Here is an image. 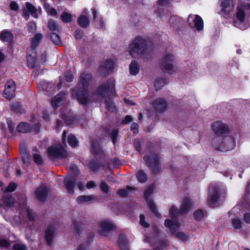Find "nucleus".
Instances as JSON below:
<instances>
[{
	"instance_id": "57",
	"label": "nucleus",
	"mask_w": 250,
	"mask_h": 250,
	"mask_svg": "<svg viewBox=\"0 0 250 250\" xmlns=\"http://www.w3.org/2000/svg\"><path fill=\"white\" fill-rule=\"evenodd\" d=\"M27 214L29 219L31 221H33L35 219V216L34 213L32 212V210H31L29 208H27L26 209Z\"/></svg>"
},
{
	"instance_id": "7",
	"label": "nucleus",
	"mask_w": 250,
	"mask_h": 250,
	"mask_svg": "<svg viewBox=\"0 0 250 250\" xmlns=\"http://www.w3.org/2000/svg\"><path fill=\"white\" fill-rule=\"evenodd\" d=\"M49 157L53 160L65 158L68 156V153L61 145H53L47 149Z\"/></svg>"
},
{
	"instance_id": "36",
	"label": "nucleus",
	"mask_w": 250,
	"mask_h": 250,
	"mask_svg": "<svg viewBox=\"0 0 250 250\" xmlns=\"http://www.w3.org/2000/svg\"><path fill=\"white\" fill-rule=\"evenodd\" d=\"M137 178L139 182L143 183L146 181L147 177L146 173L143 170H140L137 175Z\"/></svg>"
},
{
	"instance_id": "10",
	"label": "nucleus",
	"mask_w": 250,
	"mask_h": 250,
	"mask_svg": "<svg viewBox=\"0 0 250 250\" xmlns=\"http://www.w3.org/2000/svg\"><path fill=\"white\" fill-rule=\"evenodd\" d=\"M99 225L100 227L98 232L100 235L103 236H107L109 231L116 229L115 225L108 220L102 221L100 223Z\"/></svg>"
},
{
	"instance_id": "16",
	"label": "nucleus",
	"mask_w": 250,
	"mask_h": 250,
	"mask_svg": "<svg viewBox=\"0 0 250 250\" xmlns=\"http://www.w3.org/2000/svg\"><path fill=\"white\" fill-rule=\"evenodd\" d=\"M114 66V62L111 60H107L103 62L100 67V73L105 76L111 72Z\"/></svg>"
},
{
	"instance_id": "20",
	"label": "nucleus",
	"mask_w": 250,
	"mask_h": 250,
	"mask_svg": "<svg viewBox=\"0 0 250 250\" xmlns=\"http://www.w3.org/2000/svg\"><path fill=\"white\" fill-rule=\"evenodd\" d=\"M63 183L66 189L70 194H74V187L76 184V179L73 177L70 176L64 178Z\"/></svg>"
},
{
	"instance_id": "25",
	"label": "nucleus",
	"mask_w": 250,
	"mask_h": 250,
	"mask_svg": "<svg viewBox=\"0 0 250 250\" xmlns=\"http://www.w3.org/2000/svg\"><path fill=\"white\" fill-rule=\"evenodd\" d=\"M13 35L8 30H3L0 33V39L2 42H10L13 40Z\"/></svg>"
},
{
	"instance_id": "27",
	"label": "nucleus",
	"mask_w": 250,
	"mask_h": 250,
	"mask_svg": "<svg viewBox=\"0 0 250 250\" xmlns=\"http://www.w3.org/2000/svg\"><path fill=\"white\" fill-rule=\"evenodd\" d=\"M85 15H81L78 19V24L83 28H86L89 25V19L86 15L87 13L85 11L83 12Z\"/></svg>"
},
{
	"instance_id": "38",
	"label": "nucleus",
	"mask_w": 250,
	"mask_h": 250,
	"mask_svg": "<svg viewBox=\"0 0 250 250\" xmlns=\"http://www.w3.org/2000/svg\"><path fill=\"white\" fill-rule=\"evenodd\" d=\"M67 141L68 144L72 147H74L78 145V141L73 135H69L67 137Z\"/></svg>"
},
{
	"instance_id": "52",
	"label": "nucleus",
	"mask_w": 250,
	"mask_h": 250,
	"mask_svg": "<svg viewBox=\"0 0 250 250\" xmlns=\"http://www.w3.org/2000/svg\"><path fill=\"white\" fill-rule=\"evenodd\" d=\"M145 216L143 214H141L140 215V222L141 225L145 228H147L149 227L148 224L145 222Z\"/></svg>"
},
{
	"instance_id": "51",
	"label": "nucleus",
	"mask_w": 250,
	"mask_h": 250,
	"mask_svg": "<svg viewBox=\"0 0 250 250\" xmlns=\"http://www.w3.org/2000/svg\"><path fill=\"white\" fill-rule=\"evenodd\" d=\"M34 162L38 165L41 164L42 163V159L40 155L38 154H34L33 156Z\"/></svg>"
},
{
	"instance_id": "42",
	"label": "nucleus",
	"mask_w": 250,
	"mask_h": 250,
	"mask_svg": "<svg viewBox=\"0 0 250 250\" xmlns=\"http://www.w3.org/2000/svg\"><path fill=\"white\" fill-rule=\"evenodd\" d=\"M179 213V211L177 208H176L175 207L172 206L171 207L169 210V214L172 219V222H175L174 220V219L175 218Z\"/></svg>"
},
{
	"instance_id": "24",
	"label": "nucleus",
	"mask_w": 250,
	"mask_h": 250,
	"mask_svg": "<svg viewBox=\"0 0 250 250\" xmlns=\"http://www.w3.org/2000/svg\"><path fill=\"white\" fill-rule=\"evenodd\" d=\"M192 206L193 204L191 200L188 198H185L181 203L180 213L182 214L187 212L189 210Z\"/></svg>"
},
{
	"instance_id": "31",
	"label": "nucleus",
	"mask_w": 250,
	"mask_h": 250,
	"mask_svg": "<svg viewBox=\"0 0 250 250\" xmlns=\"http://www.w3.org/2000/svg\"><path fill=\"white\" fill-rule=\"evenodd\" d=\"M140 67L136 61H132L129 65V72L132 75H136L139 71Z\"/></svg>"
},
{
	"instance_id": "17",
	"label": "nucleus",
	"mask_w": 250,
	"mask_h": 250,
	"mask_svg": "<svg viewBox=\"0 0 250 250\" xmlns=\"http://www.w3.org/2000/svg\"><path fill=\"white\" fill-rule=\"evenodd\" d=\"M152 104L154 109L159 112L165 111L167 106L166 100L162 98L155 99Z\"/></svg>"
},
{
	"instance_id": "4",
	"label": "nucleus",
	"mask_w": 250,
	"mask_h": 250,
	"mask_svg": "<svg viewBox=\"0 0 250 250\" xmlns=\"http://www.w3.org/2000/svg\"><path fill=\"white\" fill-rule=\"evenodd\" d=\"M211 129L215 134L212 139V143L217 144L218 141L223 139V137L229 134L228 125L221 121L214 122L211 125Z\"/></svg>"
},
{
	"instance_id": "59",
	"label": "nucleus",
	"mask_w": 250,
	"mask_h": 250,
	"mask_svg": "<svg viewBox=\"0 0 250 250\" xmlns=\"http://www.w3.org/2000/svg\"><path fill=\"white\" fill-rule=\"evenodd\" d=\"M21 154L22 155L23 161L25 162L28 158V155L26 150H21Z\"/></svg>"
},
{
	"instance_id": "46",
	"label": "nucleus",
	"mask_w": 250,
	"mask_h": 250,
	"mask_svg": "<svg viewBox=\"0 0 250 250\" xmlns=\"http://www.w3.org/2000/svg\"><path fill=\"white\" fill-rule=\"evenodd\" d=\"M100 188L101 190L105 193L109 192V187L104 181L101 182Z\"/></svg>"
},
{
	"instance_id": "3",
	"label": "nucleus",
	"mask_w": 250,
	"mask_h": 250,
	"mask_svg": "<svg viewBox=\"0 0 250 250\" xmlns=\"http://www.w3.org/2000/svg\"><path fill=\"white\" fill-rule=\"evenodd\" d=\"M248 10H250V3H241L238 6L236 13V19L234 21L235 26L242 30L247 28L245 11Z\"/></svg>"
},
{
	"instance_id": "64",
	"label": "nucleus",
	"mask_w": 250,
	"mask_h": 250,
	"mask_svg": "<svg viewBox=\"0 0 250 250\" xmlns=\"http://www.w3.org/2000/svg\"><path fill=\"white\" fill-rule=\"evenodd\" d=\"M244 220L247 223H250V213H246L245 214L244 216Z\"/></svg>"
},
{
	"instance_id": "49",
	"label": "nucleus",
	"mask_w": 250,
	"mask_h": 250,
	"mask_svg": "<svg viewBox=\"0 0 250 250\" xmlns=\"http://www.w3.org/2000/svg\"><path fill=\"white\" fill-rule=\"evenodd\" d=\"M27 27L28 31L30 32H33L36 30V24L34 22H29Z\"/></svg>"
},
{
	"instance_id": "53",
	"label": "nucleus",
	"mask_w": 250,
	"mask_h": 250,
	"mask_svg": "<svg viewBox=\"0 0 250 250\" xmlns=\"http://www.w3.org/2000/svg\"><path fill=\"white\" fill-rule=\"evenodd\" d=\"M21 105L19 103L13 104L12 106V109L16 112L21 113Z\"/></svg>"
},
{
	"instance_id": "1",
	"label": "nucleus",
	"mask_w": 250,
	"mask_h": 250,
	"mask_svg": "<svg viewBox=\"0 0 250 250\" xmlns=\"http://www.w3.org/2000/svg\"><path fill=\"white\" fill-rule=\"evenodd\" d=\"M147 41L141 36H137L132 40L128 46V53L134 58H147L152 53Z\"/></svg>"
},
{
	"instance_id": "33",
	"label": "nucleus",
	"mask_w": 250,
	"mask_h": 250,
	"mask_svg": "<svg viewBox=\"0 0 250 250\" xmlns=\"http://www.w3.org/2000/svg\"><path fill=\"white\" fill-rule=\"evenodd\" d=\"M93 199V197L91 195L85 196H79L78 197L77 201L79 203L83 204L89 202Z\"/></svg>"
},
{
	"instance_id": "34",
	"label": "nucleus",
	"mask_w": 250,
	"mask_h": 250,
	"mask_svg": "<svg viewBox=\"0 0 250 250\" xmlns=\"http://www.w3.org/2000/svg\"><path fill=\"white\" fill-rule=\"evenodd\" d=\"M3 202L7 208L12 207L14 202V199L10 195H6L3 199Z\"/></svg>"
},
{
	"instance_id": "22",
	"label": "nucleus",
	"mask_w": 250,
	"mask_h": 250,
	"mask_svg": "<svg viewBox=\"0 0 250 250\" xmlns=\"http://www.w3.org/2000/svg\"><path fill=\"white\" fill-rule=\"evenodd\" d=\"M48 192V188L45 186L39 187L36 190L35 194L37 199L41 201H43L46 198Z\"/></svg>"
},
{
	"instance_id": "62",
	"label": "nucleus",
	"mask_w": 250,
	"mask_h": 250,
	"mask_svg": "<svg viewBox=\"0 0 250 250\" xmlns=\"http://www.w3.org/2000/svg\"><path fill=\"white\" fill-rule=\"evenodd\" d=\"M43 8L45 10L46 12L47 13L51 9L50 4L47 2L46 0H45L43 2Z\"/></svg>"
},
{
	"instance_id": "8",
	"label": "nucleus",
	"mask_w": 250,
	"mask_h": 250,
	"mask_svg": "<svg viewBox=\"0 0 250 250\" xmlns=\"http://www.w3.org/2000/svg\"><path fill=\"white\" fill-rule=\"evenodd\" d=\"M175 61L174 55L171 53H167L164 55L161 64L164 72L172 74L175 71L174 64Z\"/></svg>"
},
{
	"instance_id": "2",
	"label": "nucleus",
	"mask_w": 250,
	"mask_h": 250,
	"mask_svg": "<svg viewBox=\"0 0 250 250\" xmlns=\"http://www.w3.org/2000/svg\"><path fill=\"white\" fill-rule=\"evenodd\" d=\"M91 78L90 73L84 72L81 75L78 84L72 91V96H75L81 104H85L89 100L87 90Z\"/></svg>"
},
{
	"instance_id": "14",
	"label": "nucleus",
	"mask_w": 250,
	"mask_h": 250,
	"mask_svg": "<svg viewBox=\"0 0 250 250\" xmlns=\"http://www.w3.org/2000/svg\"><path fill=\"white\" fill-rule=\"evenodd\" d=\"M144 159L148 165L153 167V170L156 172L160 169L159 160L157 156L153 153L151 154L150 157L145 156Z\"/></svg>"
},
{
	"instance_id": "19",
	"label": "nucleus",
	"mask_w": 250,
	"mask_h": 250,
	"mask_svg": "<svg viewBox=\"0 0 250 250\" xmlns=\"http://www.w3.org/2000/svg\"><path fill=\"white\" fill-rule=\"evenodd\" d=\"M56 233V228L53 226L49 227L45 232V239L48 245H51Z\"/></svg>"
},
{
	"instance_id": "61",
	"label": "nucleus",
	"mask_w": 250,
	"mask_h": 250,
	"mask_svg": "<svg viewBox=\"0 0 250 250\" xmlns=\"http://www.w3.org/2000/svg\"><path fill=\"white\" fill-rule=\"evenodd\" d=\"M10 7L12 10H17L18 9V5L16 2L12 1L10 3Z\"/></svg>"
},
{
	"instance_id": "11",
	"label": "nucleus",
	"mask_w": 250,
	"mask_h": 250,
	"mask_svg": "<svg viewBox=\"0 0 250 250\" xmlns=\"http://www.w3.org/2000/svg\"><path fill=\"white\" fill-rule=\"evenodd\" d=\"M188 22L192 28L197 31H201L204 28V23L202 18L198 15L190 14L188 19Z\"/></svg>"
},
{
	"instance_id": "45",
	"label": "nucleus",
	"mask_w": 250,
	"mask_h": 250,
	"mask_svg": "<svg viewBox=\"0 0 250 250\" xmlns=\"http://www.w3.org/2000/svg\"><path fill=\"white\" fill-rule=\"evenodd\" d=\"M13 250H27L26 246L22 243H16L13 246Z\"/></svg>"
},
{
	"instance_id": "28",
	"label": "nucleus",
	"mask_w": 250,
	"mask_h": 250,
	"mask_svg": "<svg viewBox=\"0 0 250 250\" xmlns=\"http://www.w3.org/2000/svg\"><path fill=\"white\" fill-rule=\"evenodd\" d=\"M17 130L18 132L21 133H27L32 131V127L29 124L21 122L19 124L17 127Z\"/></svg>"
},
{
	"instance_id": "29",
	"label": "nucleus",
	"mask_w": 250,
	"mask_h": 250,
	"mask_svg": "<svg viewBox=\"0 0 250 250\" xmlns=\"http://www.w3.org/2000/svg\"><path fill=\"white\" fill-rule=\"evenodd\" d=\"M42 39V35L40 33L36 34L32 40L31 47L30 50H34L40 44L41 41Z\"/></svg>"
},
{
	"instance_id": "21",
	"label": "nucleus",
	"mask_w": 250,
	"mask_h": 250,
	"mask_svg": "<svg viewBox=\"0 0 250 250\" xmlns=\"http://www.w3.org/2000/svg\"><path fill=\"white\" fill-rule=\"evenodd\" d=\"M36 53L35 50H31L30 49L28 50L27 55V62L28 66L30 68H33L36 62Z\"/></svg>"
},
{
	"instance_id": "50",
	"label": "nucleus",
	"mask_w": 250,
	"mask_h": 250,
	"mask_svg": "<svg viewBox=\"0 0 250 250\" xmlns=\"http://www.w3.org/2000/svg\"><path fill=\"white\" fill-rule=\"evenodd\" d=\"M64 79L68 82H71L73 79L72 74L71 72H67L64 74Z\"/></svg>"
},
{
	"instance_id": "15",
	"label": "nucleus",
	"mask_w": 250,
	"mask_h": 250,
	"mask_svg": "<svg viewBox=\"0 0 250 250\" xmlns=\"http://www.w3.org/2000/svg\"><path fill=\"white\" fill-rule=\"evenodd\" d=\"M16 84L14 81L12 80L8 81L4 91V96L8 99H11L15 96Z\"/></svg>"
},
{
	"instance_id": "48",
	"label": "nucleus",
	"mask_w": 250,
	"mask_h": 250,
	"mask_svg": "<svg viewBox=\"0 0 250 250\" xmlns=\"http://www.w3.org/2000/svg\"><path fill=\"white\" fill-rule=\"evenodd\" d=\"M10 246L9 241L5 239H0V247L7 248Z\"/></svg>"
},
{
	"instance_id": "56",
	"label": "nucleus",
	"mask_w": 250,
	"mask_h": 250,
	"mask_svg": "<svg viewBox=\"0 0 250 250\" xmlns=\"http://www.w3.org/2000/svg\"><path fill=\"white\" fill-rule=\"evenodd\" d=\"M16 186L15 183H10L9 186L6 188V191L7 192H13L16 189Z\"/></svg>"
},
{
	"instance_id": "13",
	"label": "nucleus",
	"mask_w": 250,
	"mask_h": 250,
	"mask_svg": "<svg viewBox=\"0 0 250 250\" xmlns=\"http://www.w3.org/2000/svg\"><path fill=\"white\" fill-rule=\"evenodd\" d=\"M114 82L110 81L105 84L101 85L98 88L97 94L102 97H104L106 95H109L114 89Z\"/></svg>"
},
{
	"instance_id": "37",
	"label": "nucleus",
	"mask_w": 250,
	"mask_h": 250,
	"mask_svg": "<svg viewBox=\"0 0 250 250\" xmlns=\"http://www.w3.org/2000/svg\"><path fill=\"white\" fill-rule=\"evenodd\" d=\"M166 83V80L165 79H160L157 80L154 84L155 90L156 91L160 90Z\"/></svg>"
},
{
	"instance_id": "63",
	"label": "nucleus",
	"mask_w": 250,
	"mask_h": 250,
	"mask_svg": "<svg viewBox=\"0 0 250 250\" xmlns=\"http://www.w3.org/2000/svg\"><path fill=\"white\" fill-rule=\"evenodd\" d=\"M134 146L137 151H140V142L139 140H136L134 142Z\"/></svg>"
},
{
	"instance_id": "35",
	"label": "nucleus",
	"mask_w": 250,
	"mask_h": 250,
	"mask_svg": "<svg viewBox=\"0 0 250 250\" xmlns=\"http://www.w3.org/2000/svg\"><path fill=\"white\" fill-rule=\"evenodd\" d=\"M50 39L54 44L60 45L62 43L61 38L57 32L52 33L50 34Z\"/></svg>"
},
{
	"instance_id": "58",
	"label": "nucleus",
	"mask_w": 250,
	"mask_h": 250,
	"mask_svg": "<svg viewBox=\"0 0 250 250\" xmlns=\"http://www.w3.org/2000/svg\"><path fill=\"white\" fill-rule=\"evenodd\" d=\"M83 35V31L82 30L78 29L75 31V36L77 39H81Z\"/></svg>"
},
{
	"instance_id": "44",
	"label": "nucleus",
	"mask_w": 250,
	"mask_h": 250,
	"mask_svg": "<svg viewBox=\"0 0 250 250\" xmlns=\"http://www.w3.org/2000/svg\"><path fill=\"white\" fill-rule=\"evenodd\" d=\"M231 224L234 229H238L241 227V222L238 217L232 219Z\"/></svg>"
},
{
	"instance_id": "54",
	"label": "nucleus",
	"mask_w": 250,
	"mask_h": 250,
	"mask_svg": "<svg viewBox=\"0 0 250 250\" xmlns=\"http://www.w3.org/2000/svg\"><path fill=\"white\" fill-rule=\"evenodd\" d=\"M118 134V130L117 129H114L111 133V138L112 142L115 144L116 142V138Z\"/></svg>"
},
{
	"instance_id": "18",
	"label": "nucleus",
	"mask_w": 250,
	"mask_h": 250,
	"mask_svg": "<svg viewBox=\"0 0 250 250\" xmlns=\"http://www.w3.org/2000/svg\"><path fill=\"white\" fill-rule=\"evenodd\" d=\"M30 14L34 17H37L36 8L29 2H26L25 8L23 10V16L27 20L29 17Z\"/></svg>"
},
{
	"instance_id": "55",
	"label": "nucleus",
	"mask_w": 250,
	"mask_h": 250,
	"mask_svg": "<svg viewBox=\"0 0 250 250\" xmlns=\"http://www.w3.org/2000/svg\"><path fill=\"white\" fill-rule=\"evenodd\" d=\"M51 112L49 113L46 110H44L42 113V118L45 121H48L50 120Z\"/></svg>"
},
{
	"instance_id": "9",
	"label": "nucleus",
	"mask_w": 250,
	"mask_h": 250,
	"mask_svg": "<svg viewBox=\"0 0 250 250\" xmlns=\"http://www.w3.org/2000/svg\"><path fill=\"white\" fill-rule=\"evenodd\" d=\"M165 225L167 228L169 229L171 233L174 234L176 237L179 238L182 241H187L188 240V236L183 232H176V231L179 229L181 226L178 222H172L169 219H166Z\"/></svg>"
},
{
	"instance_id": "32",
	"label": "nucleus",
	"mask_w": 250,
	"mask_h": 250,
	"mask_svg": "<svg viewBox=\"0 0 250 250\" xmlns=\"http://www.w3.org/2000/svg\"><path fill=\"white\" fill-rule=\"evenodd\" d=\"M48 27L49 30L53 32L60 33L61 31V27L53 20H49L48 23Z\"/></svg>"
},
{
	"instance_id": "26",
	"label": "nucleus",
	"mask_w": 250,
	"mask_h": 250,
	"mask_svg": "<svg viewBox=\"0 0 250 250\" xmlns=\"http://www.w3.org/2000/svg\"><path fill=\"white\" fill-rule=\"evenodd\" d=\"M64 99V94L60 93L57 95L52 100V106L56 109L58 106L62 104L63 100Z\"/></svg>"
},
{
	"instance_id": "40",
	"label": "nucleus",
	"mask_w": 250,
	"mask_h": 250,
	"mask_svg": "<svg viewBox=\"0 0 250 250\" xmlns=\"http://www.w3.org/2000/svg\"><path fill=\"white\" fill-rule=\"evenodd\" d=\"M61 19L64 22H69L71 21L72 15L69 13L64 12L61 15Z\"/></svg>"
},
{
	"instance_id": "23",
	"label": "nucleus",
	"mask_w": 250,
	"mask_h": 250,
	"mask_svg": "<svg viewBox=\"0 0 250 250\" xmlns=\"http://www.w3.org/2000/svg\"><path fill=\"white\" fill-rule=\"evenodd\" d=\"M221 11L226 15L229 14L233 8L232 0H224L221 2Z\"/></svg>"
},
{
	"instance_id": "43",
	"label": "nucleus",
	"mask_w": 250,
	"mask_h": 250,
	"mask_svg": "<svg viewBox=\"0 0 250 250\" xmlns=\"http://www.w3.org/2000/svg\"><path fill=\"white\" fill-rule=\"evenodd\" d=\"M204 216V212L201 209H198L194 212V216L196 220H201Z\"/></svg>"
},
{
	"instance_id": "30",
	"label": "nucleus",
	"mask_w": 250,
	"mask_h": 250,
	"mask_svg": "<svg viewBox=\"0 0 250 250\" xmlns=\"http://www.w3.org/2000/svg\"><path fill=\"white\" fill-rule=\"evenodd\" d=\"M118 244L120 248L122 250H129L128 246V241L126 237L123 235L119 236Z\"/></svg>"
},
{
	"instance_id": "12",
	"label": "nucleus",
	"mask_w": 250,
	"mask_h": 250,
	"mask_svg": "<svg viewBox=\"0 0 250 250\" xmlns=\"http://www.w3.org/2000/svg\"><path fill=\"white\" fill-rule=\"evenodd\" d=\"M153 191L154 186L153 185H151L146 190L145 192V196L149 208L156 215L159 216V213L156 208L154 202L149 198L150 195H151L153 193Z\"/></svg>"
},
{
	"instance_id": "41",
	"label": "nucleus",
	"mask_w": 250,
	"mask_h": 250,
	"mask_svg": "<svg viewBox=\"0 0 250 250\" xmlns=\"http://www.w3.org/2000/svg\"><path fill=\"white\" fill-rule=\"evenodd\" d=\"M180 20L179 18L175 16H172L169 19V23L172 26H177L180 22Z\"/></svg>"
},
{
	"instance_id": "6",
	"label": "nucleus",
	"mask_w": 250,
	"mask_h": 250,
	"mask_svg": "<svg viewBox=\"0 0 250 250\" xmlns=\"http://www.w3.org/2000/svg\"><path fill=\"white\" fill-rule=\"evenodd\" d=\"M222 197H224L222 189L215 184L211 185L209 187L208 204L214 207Z\"/></svg>"
},
{
	"instance_id": "39",
	"label": "nucleus",
	"mask_w": 250,
	"mask_h": 250,
	"mask_svg": "<svg viewBox=\"0 0 250 250\" xmlns=\"http://www.w3.org/2000/svg\"><path fill=\"white\" fill-rule=\"evenodd\" d=\"M105 103L106 107L109 111L113 112L115 110V106L111 99H106Z\"/></svg>"
},
{
	"instance_id": "47",
	"label": "nucleus",
	"mask_w": 250,
	"mask_h": 250,
	"mask_svg": "<svg viewBox=\"0 0 250 250\" xmlns=\"http://www.w3.org/2000/svg\"><path fill=\"white\" fill-rule=\"evenodd\" d=\"M130 189V188L127 187L126 188H123L118 191V193L121 197H125L127 196L128 193V190Z\"/></svg>"
},
{
	"instance_id": "5",
	"label": "nucleus",
	"mask_w": 250,
	"mask_h": 250,
	"mask_svg": "<svg viewBox=\"0 0 250 250\" xmlns=\"http://www.w3.org/2000/svg\"><path fill=\"white\" fill-rule=\"evenodd\" d=\"M213 147L217 150L227 151L232 150L235 147V141L229 134L223 137V139L217 144L212 143Z\"/></svg>"
},
{
	"instance_id": "60",
	"label": "nucleus",
	"mask_w": 250,
	"mask_h": 250,
	"mask_svg": "<svg viewBox=\"0 0 250 250\" xmlns=\"http://www.w3.org/2000/svg\"><path fill=\"white\" fill-rule=\"evenodd\" d=\"M9 129L11 133H13L14 130V125L11 120L8 119L7 121Z\"/></svg>"
}]
</instances>
